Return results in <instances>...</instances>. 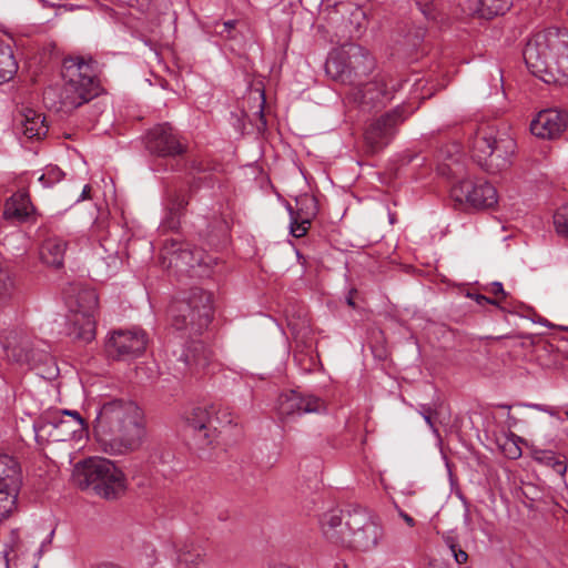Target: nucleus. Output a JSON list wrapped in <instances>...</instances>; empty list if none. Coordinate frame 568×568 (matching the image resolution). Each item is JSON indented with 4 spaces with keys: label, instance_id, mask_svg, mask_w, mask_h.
Instances as JSON below:
<instances>
[{
    "label": "nucleus",
    "instance_id": "nucleus-2",
    "mask_svg": "<svg viewBox=\"0 0 568 568\" xmlns=\"http://www.w3.org/2000/svg\"><path fill=\"white\" fill-rule=\"evenodd\" d=\"M524 61L546 83L568 85V29L549 27L535 33L523 50Z\"/></svg>",
    "mask_w": 568,
    "mask_h": 568
},
{
    "label": "nucleus",
    "instance_id": "nucleus-10",
    "mask_svg": "<svg viewBox=\"0 0 568 568\" xmlns=\"http://www.w3.org/2000/svg\"><path fill=\"white\" fill-rule=\"evenodd\" d=\"M21 485L19 463L9 455H0V520L8 518L17 508Z\"/></svg>",
    "mask_w": 568,
    "mask_h": 568
},
{
    "label": "nucleus",
    "instance_id": "nucleus-60",
    "mask_svg": "<svg viewBox=\"0 0 568 568\" xmlns=\"http://www.w3.org/2000/svg\"><path fill=\"white\" fill-rule=\"evenodd\" d=\"M566 417L568 418V410L565 412Z\"/></svg>",
    "mask_w": 568,
    "mask_h": 568
},
{
    "label": "nucleus",
    "instance_id": "nucleus-43",
    "mask_svg": "<svg viewBox=\"0 0 568 568\" xmlns=\"http://www.w3.org/2000/svg\"><path fill=\"white\" fill-rule=\"evenodd\" d=\"M450 552L455 561L459 565L465 564L468 560V554L465 550H463L459 545L456 548H454V550H450Z\"/></svg>",
    "mask_w": 568,
    "mask_h": 568
},
{
    "label": "nucleus",
    "instance_id": "nucleus-32",
    "mask_svg": "<svg viewBox=\"0 0 568 568\" xmlns=\"http://www.w3.org/2000/svg\"><path fill=\"white\" fill-rule=\"evenodd\" d=\"M511 4V0H478L477 13L480 18L489 20L505 14Z\"/></svg>",
    "mask_w": 568,
    "mask_h": 568
},
{
    "label": "nucleus",
    "instance_id": "nucleus-52",
    "mask_svg": "<svg viewBox=\"0 0 568 568\" xmlns=\"http://www.w3.org/2000/svg\"><path fill=\"white\" fill-rule=\"evenodd\" d=\"M264 94L262 93V103H261V109H260V119L262 120L263 122V125H266V121H265V118H264V113H263V105H264Z\"/></svg>",
    "mask_w": 568,
    "mask_h": 568
},
{
    "label": "nucleus",
    "instance_id": "nucleus-9",
    "mask_svg": "<svg viewBox=\"0 0 568 568\" xmlns=\"http://www.w3.org/2000/svg\"><path fill=\"white\" fill-rule=\"evenodd\" d=\"M407 118V109L404 105H397L372 121L364 133L367 151L377 153L387 146L395 136L398 126Z\"/></svg>",
    "mask_w": 568,
    "mask_h": 568
},
{
    "label": "nucleus",
    "instance_id": "nucleus-17",
    "mask_svg": "<svg viewBox=\"0 0 568 568\" xmlns=\"http://www.w3.org/2000/svg\"><path fill=\"white\" fill-rule=\"evenodd\" d=\"M173 357L174 359L170 362L179 374H184L193 367L204 368L209 363V354L200 341H192L179 351H174Z\"/></svg>",
    "mask_w": 568,
    "mask_h": 568
},
{
    "label": "nucleus",
    "instance_id": "nucleus-51",
    "mask_svg": "<svg viewBox=\"0 0 568 568\" xmlns=\"http://www.w3.org/2000/svg\"><path fill=\"white\" fill-rule=\"evenodd\" d=\"M90 191H91L90 185H85V186L83 187L82 193H81L80 200H85V199H88V197H89V194H90Z\"/></svg>",
    "mask_w": 568,
    "mask_h": 568
},
{
    "label": "nucleus",
    "instance_id": "nucleus-18",
    "mask_svg": "<svg viewBox=\"0 0 568 568\" xmlns=\"http://www.w3.org/2000/svg\"><path fill=\"white\" fill-rule=\"evenodd\" d=\"M172 258L171 263L175 266H181L185 271L192 270L196 266L210 267L213 258L207 255L202 248L192 246L189 243H182L176 240H171Z\"/></svg>",
    "mask_w": 568,
    "mask_h": 568
},
{
    "label": "nucleus",
    "instance_id": "nucleus-35",
    "mask_svg": "<svg viewBox=\"0 0 568 568\" xmlns=\"http://www.w3.org/2000/svg\"><path fill=\"white\" fill-rule=\"evenodd\" d=\"M286 207H287V211H288L290 217H291L290 233L294 237H302V236L306 235V233L311 226V223H302V219H297V215H295L293 213V207L291 206V204H287Z\"/></svg>",
    "mask_w": 568,
    "mask_h": 568
},
{
    "label": "nucleus",
    "instance_id": "nucleus-48",
    "mask_svg": "<svg viewBox=\"0 0 568 568\" xmlns=\"http://www.w3.org/2000/svg\"><path fill=\"white\" fill-rule=\"evenodd\" d=\"M521 456V449L514 445V447L509 450V457L513 459H517Z\"/></svg>",
    "mask_w": 568,
    "mask_h": 568
},
{
    "label": "nucleus",
    "instance_id": "nucleus-36",
    "mask_svg": "<svg viewBox=\"0 0 568 568\" xmlns=\"http://www.w3.org/2000/svg\"><path fill=\"white\" fill-rule=\"evenodd\" d=\"M554 224L559 235L568 237V203L556 211Z\"/></svg>",
    "mask_w": 568,
    "mask_h": 568
},
{
    "label": "nucleus",
    "instance_id": "nucleus-7",
    "mask_svg": "<svg viewBox=\"0 0 568 568\" xmlns=\"http://www.w3.org/2000/svg\"><path fill=\"white\" fill-rule=\"evenodd\" d=\"M515 148V140L507 133L481 128L474 138L471 158L487 173L497 174L510 165Z\"/></svg>",
    "mask_w": 568,
    "mask_h": 568
},
{
    "label": "nucleus",
    "instance_id": "nucleus-47",
    "mask_svg": "<svg viewBox=\"0 0 568 568\" xmlns=\"http://www.w3.org/2000/svg\"><path fill=\"white\" fill-rule=\"evenodd\" d=\"M399 516L405 520V523L409 526V527H414L415 526V519L409 516L408 514L404 513L403 510L399 511Z\"/></svg>",
    "mask_w": 568,
    "mask_h": 568
},
{
    "label": "nucleus",
    "instance_id": "nucleus-33",
    "mask_svg": "<svg viewBox=\"0 0 568 568\" xmlns=\"http://www.w3.org/2000/svg\"><path fill=\"white\" fill-rule=\"evenodd\" d=\"M99 298L94 290L83 288L77 295L78 314H93L98 307Z\"/></svg>",
    "mask_w": 568,
    "mask_h": 568
},
{
    "label": "nucleus",
    "instance_id": "nucleus-15",
    "mask_svg": "<svg viewBox=\"0 0 568 568\" xmlns=\"http://www.w3.org/2000/svg\"><path fill=\"white\" fill-rule=\"evenodd\" d=\"M324 409L325 404L320 397L303 395L294 389L282 393L277 399V410L278 415L282 417L306 413H321Z\"/></svg>",
    "mask_w": 568,
    "mask_h": 568
},
{
    "label": "nucleus",
    "instance_id": "nucleus-13",
    "mask_svg": "<svg viewBox=\"0 0 568 568\" xmlns=\"http://www.w3.org/2000/svg\"><path fill=\"white\" fill-rule=\"evenodd\" d=\"M215 414V406L211 405L210 407H194L186 416V428L200 449H204L213 443L215 432L213 418Z\"/></svg>",
    "mask_w": 568,
    "mask_h": 568
},
{
    "label": "nucleus",
    "instance_id": "nucleus-20",
    "mask_svg": "<svg viewBox=\"0 0 568 568\" xmlns=\"http://www.w3.org/2000/svg\"><path fill=\"white\" fill-rule=\"evenodd\" d=\"M36 209L27 191L13 193L4 204L3 217L19 223L28 222L34 215Z\"/></svg>",
    "mask_w": 568,
    "mask_h": 568
},
{
    "label": "nucleus",
    "instance_id": "nucleus-26",
    "mask_svg": "<svg viewBox=\"0 0 568 568\" xmlns=\"http://www.w3.org/2000/svg\"><path fill=\"white\" fill-rule=\"evenodd\" d=\"M70 335L84 343L91 342L95 337L94 314L75 313Z\"/></svg>",
    "mask_w": 568,
    "mask_h": 568
},
{
    "label": "nucleus",
    "instance_id": "nucleus-56",
    "mask_svg": "<svg viewBox=\"0 0 568 568\" xmlns=\"http://www.w3.org/2000/svg\"><path fill=\"white\" fill-rule=\"evenodd\" d=\"M346 301H347V304H348L349 306H353V307L355 306V303H354L353 297H352V295H351V294L347 296Z\"/></svg>",
    "mask_w": 568,
    "mask_h": 568
},
{
    "label": "nucleus",
    "instance_id": "nucleus-24",
    "mask_svg": "<svg viewBox=\"0 0 568 568\" xmlns=\"http://www.w3.org/2000/svg\"><path fill=\"white\" fill-rule=\"evenodd\" d=\"M179 568H196L205 556L201 546L196 545L193 539L186 538L176 545Z\"/></svg>",
    "mask_w": 568,
    "mask_h": 568
},
{
    "label": "nucleus",
    "instance_id": "nucleus-37",
    "mask_svg": "<svg viewBox=\"0 0 568 568\" xmlns=\"http://www.w3.org/2000/svg\"><path fill=\"white\" fill-rule=\"evenodd\" d=\"M64 178V172L57 165H50L47 171L39 178V181L45 187H50L53 184L60 182Z\"/></svg>",
    "mask_w": 568,
    "mask_h": 568
},
{
    "label": "nucleus",
    "instance_id": "nucleus-54",
    "mask_svg": "<svg viewBox=\"0 0 568 568\" xmlns=\"http://www.w3.org/2000/svg\"><path fill=\"white\" fill-rule=\"evenodd\" d=\"M91 568H122L120 566L113 565V564H101Z\"/></svg>",
    "mask_w": 568,
    "mask_h": 568
},
{
    "label": "nucleus",
    "instance_id": "nucleus-42",
    "mask_svg": "<svg viewBox=\"0 0 568 568\" xmlns=\"http://www.w3.org/2000/svg\"><path fill=\"white\" fill-rule=\"evenodd\" d=\"M467 296L473 298L479 305L491 304V305L499 306L498 301L487 297L479 293H468Z\"/></svg>",
    "mask_w": 568,
    "mask_h": 568
},
{
    "label": "nucleus",
    "instance_id": "nucleus-21",
    "mask_svg": "<svg viewBox=\"0 0 568 568\" xmlns=\"http://www.w3.org/2000/svg\"><path fill=\"white\" fill-rule=\"evenodd\" d=\"M347 518V509H333L325 513L321 519V525L326 538L336 544H345L346 531L344 523Z\"/></svg>",
    "mask_w": 568,
    "mask_h": 568
},
{
    "label": "nucleus",
    "instance_id": "nucleus-59",
    "mask_svg": "<svg viewBox=\"0 0 568 568\" xmlns=\"http://www.w3.org/2000/svg\"><path fill=\"white\" fill-rule=\"evenodd\" d=\"M54 440H64V438L57 436Z\"/></svg>",
    "mask_w": 568,
    "mask_h": 568
},
{
    "label": "nucleus",
    "instance_id": "nucleus-19",
    "mask_svg": "<svg viewBox=\"0 0 568 568\" xmlns=\"http://www.w3.org/2000/svg\"><path fill=\"white\" fill-rule=\"evenodd\" d=\"M189 200L182 190L166 191V215L161 223L163 231H178L181 224V217L184 215Z\"/></svg>",
    "mask_w": 568,
    "mask_h": 568
},
{
    "label": "nucleus",
    "instance_id": "nucleus-46",
    "mask_svg": "<svg viewBox=\"0 0 568 568\" xmlns=\"http://www.w3.org/2000/svg\"><path fill=\"white\" fill-rule=\"evenodd\" d=\"M9 552L8 547L0 551V568H9Z\"/></svg>",
    "mask_w": 568,
    "mask_h": 568
},
{
    "label": "nucleus",
    "instance_id": "nucleus-3",
    "mask_svg": "<svg viewBox=\"0 0 568 568\" xmlns=\"http://www.w3.org/2000/svg\"><path fill=\"white\" fill-rule=\"evenodd\" d=\"M61 74L64 83L60 93V103L68 111L90 102L102 91L98 78V62L91 57L64 58Z\"/></svg>",
    "mask_w": 568,
    "mask_h": 568
},
{
    "label": "nucleus",
    "instance_id": "nucleus-50",
    "mask_svg": "<svg viewBox=\"0 0 568 568\" xmlns=\"http://www.w3.org/2000/svg\"><path fill=\"white\" fill-rule=\"evenodd\" d=\"M546 413L552 417H559V408L554 406H548Z\"/></svg>",
    "mask_w": 568,
    "mask_h": 568
},
{
    "label": "nucleus",
    "instance_id": "nucleus-14",
    "mask_svg": "<svg viewBox=\"0 0 568 568\" xmlns=\"http://www.w3.org/2000/svg\"><path fill=\"white\" fill-rule=\"evenodd\" d=\"M356 87L353 99L363 110L372 111L382 109L393 99L384 77L379 74L372 81Z\"/></svg>",
    "mask_w": 568,
    "mask_h": 568
},
{
    "label": "nucleus",
    "instance_id": "nucleus-55",
    "mask_svg": "<svg viewBox=\"0 0 568 568\" xmlns=\"http://www.w3.org/2000/svg\"><path fill=\"white\" fill-rule=\"evenodd\" d=\"M464 521H465L466 525L470 524V515H469V510L468 509H466V511H465Z\"/></svg>",
    "mask_w": 568,
    "mask_h": 568
},
{
    "label": "nucleus",
    "instance_id": "nucleus-57",
    "mask_svg": "<svg viewBox=\"0 0 568 568\" xmlns=\"http://www.w3.org/2000/svg\"><path fill=\"white\" fill-rule=\"evenodd\" d=\"M169 242L166 243V250H170V253L172 254V246H168Z\"/></svg>",
    "mask_w": 568,
    "mask_h": 568
},
{
    "label": "nucleus",
    "instance_id": "nucleus-27",
    "mask_svg": "<svg viewBox=\"0 0 568 568\" xmlns=\"http://www.w3.org/2000/svg\"><path fill=\"white\" fill-rule=\"evenodd\" d=\"M60 415L71 416L73 418L74 424L78 427H82L83 424H84L83 418L81 417V415L77 410H68V409L60 410V412L57 413V415H53L51 419L45 420V422H41L39 424H34L33 427H34V432H36L37 438L40 437L41 433H47L49 427H52V428H55V429H59V428H62V427H67L68 422L63 420L60 417Z\"/></svg>",
    "mask_w": 568,
    "mask_h": 568
},
{
    "label": "nucleus",
    "instance_id": "nucleus-49",
    "mask_svg": "<svg viewBox=\"0 0 568 568\" xmlns=\"http://www.w3.org/2000/svg\"><path fill=\"white\" fill-rule=\"evenodd\" d=\"M526 407L538 409L546 413V409L548 405H541V404H525Z\"/></svg>",
    "mask_w": 568,
    "mask_h": 568
},
{
    "label": "nucleus",
    "instance_id": "nucleus-29",
    "mask_svg": "<svg viewBox=\"0 0 568 568\" xmlns=\"http://www.w3.org/2000/svg\"><path fill=\"white\" fill-rule=\"evenodd\" d=\"M532 458L536 463L550 467L562 478L566 476L568 469L567 463L565 459H560L555 452L548 449H534Z\"/></svg>",
    "mask_w": 568,
    "mask_h": 568
},
{
    "label": "nucleus",
    "instance_id": "nucleus-34",
    "mask_svg": "<svg viewBox=\"0 0 568 568\" xmlns=\"http://www.w3.org/2000/svg\"><path fill=\"white\" fill-rule=\"evenodd\" d=\"M16 282L10 271L0 264V304L12 297Z\"/></svg>",
    "mask_w": 568,
    "mask_h": 568
},
{
    "label": "nucleus",
    "instance_id": "nucleus-25",
    "mask_svg": "<svg viewBox=\"0 0 568 568\" xmlns=\"http://www.w3.org/2000/svg\"><path fill=\"white\" fill-rule=\"evenodd\" d=\"M21 126L23 135L30 140H40L49 131L44 114L32 109H26L22 113Z\"/></svg>",
    "mask_w": 568,
    "mask_h": 568
},
{
    "label": "nucleus",
    "instance_id": "nucleus-22",
    "mask_svg": "<svg viewBox=\"0 0 568 568\" xmlns=\"http://www.w3.org/2000/svg\"><path fill=\"white\" fill-rule=\"evenodd\" d=\"M383 535L382 526L375 521L368 526H364L359 531L346 536L345 544L357 550H369L374 548Z\"/></svg>",
    "mask_w": 568,
    "mask_h": 568
},
{
    "label": "nucleus",
    "instance_id": "nucleus-41",
    "mask_svg": "<svg viewBox=\"0 0 568 568\" xmlns=\"http://www.w3.org/2000/svg\"><path fill=\"white\" fill-rule=\"evenodd\" d=\"M237 23V20H229L221 24H216V27H221V29L217 31L221 36L231 39L235 36L233 34V31L235 30V26Z\"/></svg>",
    "mask_w": 568,
    "mask_h": 568
},
{
    "label": "nucleus",
    "instance_id": "nucleus-8",
    "mask_svg": "<svg viewBox=\"0 0 568 568\" xmlns=\"http://www.w3.org/2000/svg\"><path fill=\"white\" fill-rule=\"evenodd\" d=\"M145 149L162 160L154 163L156 172L179 171L182 168V155L187 145L182 142L179 132L169 123H162L150 129L144 136Z\"/></svg>",
    "mask_w": 568,
    "mask_h": 568
},
{
    "label": "nucleus",
    "instance_id": "nucleus-5",
    "mask_svg": "<svg viewBox=\"0 0 568 568\" xmlns=\"http://www.w3.org/2000/svg\"><path fill=\"white\" fill-rule=\"evenodd\" d=\"M375 68V59L367 49L356 43H345L329 52L325 72L332 80L347 85H359Z\"/></svg>",
    "mask_w": 568,
    "mask_h": 568
},
{
    "label": "nucleus",
    "instance_id": "nucleus-30",
    "mask_svg": "<svg viewBox=\"0 0 568 568\" xmlns=\"http://www.w3.org/2000/svg\"><path fill=\"white\" fill-rule=\"evenodd\" d=\"M18 71L12 49L0 40V84L10 81Z\"/></svg>",
    "mask_w": 568,
    "mask_h": 568
},
{
    "label": "nucleus",
    "instance_id": "nucleus-58",
    "mask_svg": "<svg viewBox=\"0 0 568 568\" xmlns=\"http://www.w3.org/2000/svg\"><path fill=\"white\" fill-rule=\"evenodd\" d=\"M498 407H501V408H510V406H508V405H499Z\"/></svg>",
    "mask_w": 568,
    "mask_h": 568
},
{
    "label": "nucleus",
    "instance_id": "nucleus-23",
    "mask_svg": "<svg viewBox=\"0 0 568 568\" xmlns=\"http://www.w3.org/2000/svg\"><path fill=\"white\" fill-rule=\"evenodd\" d=\"M67 247L68 242L62 237L54 236L47 239L40 248L41 261L55 268L62 267Z\"/></svg>",
    "mask_w": 568,
    "mask_h": 568
},
{
    "label": "nucleus",
    "instance_id": "nucleus-40",
    "mask_svg": "<svg viewBox=\"0 0 568 568\" xmlns=\"http://www.w3.org/2000/svg\"><path fill=\"white\" fill-rule=\"evenodd\" d=\"M189 168V175H195L197 173H204L210 170L202 160L193 159L184 163Z\"/></svg>",
    "mask_w": 568,
    "mask_h": 568
},
{
    "label": "nucleus",
    "instance_id": "nucleus-45",
    "mask_svg": "<svg viewBox=\"0 0 568 568\" xmlns=\"http://www.w3.org/2000/svg\"><path fill=\"white\" fill-rule=\"evenodd\" d=\"M487 291L496 296L500 295L501 298L507 297V292H505L504 286L500 282H493L490 287Z\"/></svg>",
    "mask_w": 568,
    "mask_h": 568
},
{
    "label": "nucleus",
    "instance_id": "nucleus-6",
    "mask_svg": "<svg viewBox=\"0 0 568 568\" xmlns=\"http://www.w3.org/2000/svg\"><path fill=\"white\" fill-rule=\"evenodd\" d=\"M212 303L210 292L192 287L185 297L174 300L169 307L173 327L190 336L202 334L213 318Z\"/></svg>",
    "mask_w": 568,
    "mask_h": 568
},
{
    "label": "nucleus",
    "instance_id": "nucleus-28",
    "mask_svg": "<svg viewBox=\"0 0 568 568\" xmlns=\"http://www.w3.org/2000/svg\"><path fill=\"white\" fill-rule=\"evenodd\" d=\"M376 520L368 514V511L359 506L347 509V518L345 519L344 527L346 536L359 531L365 525L368 526Z\"/></svg>",
    "mask_w": 568,
    "mask_h": 568
},
{
    "label": "nucleus",
    "instance_id": "nucleus-11",
    "mask_svg": "<svg viewBox=\"0 0 568 568\" xmlns=\"http://www.w3.org/2000/svg\"><path fill=\"white\" fill-rule=\"evenodd\" d=\"M148 342L143 329L114 331L105 342V353L115 361L132 359L144 353Z\"/></svg>",
    "mask_w": 568,
    "mask_h": 568
},
{
    "label": "nucleus",
    "instance_id": "nucleus-16",
    "mask_svg": "<svg viewBox=\"0 0 568 568\" xmlns=\"http://www.w3.org/2000/svg\"><path fill=\"white\" fill-rule=\"evenodd\" d=\"M568 126V112L557 109L540 111L530 123V132L537 138L552 140Z\"/></svg>",
    "mask_w": 568,
    "mask_h": 568
},
{
    "label": "nucleus",
    "instance_id": "nucleus-31",
    "mask_svg": "<svg viewBox=\"0 0 568 568\" xmlns=\"http://www.w3.org/2000/svg\"><path fill=\"white\" fill-rule=\"evenodd\" d=\"M293 213L297 219H302V223H311L318 213L316 197L308 194L296 197V209H293Z\"/></svg>",
    "mask_w": 568,
    "mask_h": 568
},
{
    "label": "nucleus",
    "instance_id": "nucleus-12",
    "mask_svg": "<svg viewBox=\"0 0 568 568\" xmlns=\"http://www.w3.org/2000/svg\"><path fill=\"white\" fill-rule=\"evenodd\" d=\"M450 195L456 202L466 203L475 210L491 209L498 203L497 190L488 182L459 181L453 185Z\"/></svg>",
    "mask_w": 568,
    "mask_h": 568
},
{
    "label": "nucleus",
    "instance_id": "nucleus-44",
    "mask_svg": "<svg viewBox=\"0 0 568 568\" xmlns=\"http://www.w3.org/2000/svg\"><path fill=\"white\" fill-rule=\"evenodd\" d=\"M442 538L449 550H454V548H456L459 544L458 538L454 536L452 531L443 534Z\"/></svg>",
    "mask_w": 568,
    "mask_h": 568
},
{
    "label": "nucleus",
    "instance_id": "nucleus-4",
    "mask_svg": "<svg viewBox=\"0 0 568 568\" xmlns=\"http://www.w3.org/2000/svg\"><path fill=\"white\" fill-rule=\"evenodd\" d=\"M74 477L81 489L92 488L105 499L118 498L126 488L125 475L108 458L93 457L79 463Z\"/></svg>",
    "mask_w": 568,
    "mask_h": 568
},
{
    "label": "nucleus",
    "instance_id": "nucleus-1",
    "mask_svg": "<svg viewBox=\"0 0 568 568\" xmlns=\"http://www.w3.org/2000/svg\"><path fill=\"white\" fill-rule=\"evenodd\" d=\"M98 440L110 454H126L139 449L145 437V418L139 405L126 398H106L94 419Z\"/></svg>",
    "mask_w": 568,
    "mask_h": 568
},
{
    "label": "nucleus",
    "instance_id": "nucleus-39",
    "mask_svg": "<svg viewBox=\"0 0 568 568\" xmlns=\"http://www.w3.org/2000/svg\"><path fill=\"white\" fill-rule=\"evenodd\" d=\"M418 412L432 430L438 434V429L435 426V418L438 416V413L426 404L420 405Z\"/></svg>",
    "mask_w": 568,
    "mask_h": 568
},
{
    "label": "nucleus",
    "instance_id": "nucleus-53",
    "mask_svg": "<svg viewBox=\"0 0 568 568\" xmlns=\"http://www.w3.org/2000/svg\"><path fill=\"white\" fill-rule=\"evenodd\" d=\"M268 568H291L288 565L284 562H274L268 566Z\"/></svg>",
    "mask_w": 568,
    "mask_h": 568
},
{
    "label": "nucleus",
    "instance_id": "nucleus-38",
    "mask_svg": "<svg viewBox=\"0 0 568 568\" xmlns=\"http://www.w3.org/2000/svg\"><path fill=\"white\" fill-rule=\"evenodd\" d=\"M189 176H190V179L186 182V189H184L182 186L181 187L174 186V187H171L170 190H182L185 197L190 201V199L194 194H196L197 191L201 189L203 180L195 175H189Z\"/></svg>",
    "mask_w": 568,
    "mask_h": 568
}]
</instances>
